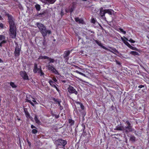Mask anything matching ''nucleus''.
Masks as SVG:
<instances>
[{
	"label": "nucleus",
	"mask_w": 149,
	"mask_h": 149,
	"mask_svg": "<svg viewBox=\"0 0 149 149\" xmlns=\"http://www.w3.org/2000/svg\"><path fill=\"white\" fill-rule=\"evenodd\" d=\"M5 16L8 18V22L10 25V35L12 38H15L16 36V27L15 25V19L11 15L8 13H6Z\"/></svg>",
	"instance_id": "f257e3e1"
},
{
	"label": "nucleus",
	"mask_w": 149,
	"mask_h": 149,
	"mask_svg": "<svg viewBox=\"0 0 149 149\" xmlns=\"http://www.w3.org/2000/svg\"><path fill=\"white\" fill-rule=\"evenodd\" d=\"M36 24L42 35L44 37V39L47 34L49 35L51 33V31L49 30H47L43 24L37 22Z\"/></svg>",
	"instance_id": "f03ea898"
},
{
	"label": "nucleus",
	"mask_w": 149,
	"mask_h": 149,
	"mask_svg": "<svg viewBox=\"0 0 149 149\" xmlns=\"http://www.w3.org/2000/svg\"><path fill=\"white\" fill-rule=\"evenodd\" d=\"M125 123L127 124V126L124 127L123 133L127 134L129 132H132V126L131 125L129 121L126 120Z\"/></svg>",
	"instance_id": "7ed1b4c3"
},
{
	"label": "nucleus",
	"mask_w": 149,
	"mask_h": 149,
	"mask_svg": "<svg viewBox=\"0 0 149 149\" xmlns=\"http://www.w3.org/2000/svg\"><path fill=\"white\" fill-rule=\"evenodd\" d=\"M6 37L0 34V47H2L3 44L6 43Z\"/></svg>",
	"instance_id": "20e7f679"
},
{
	"label": "nucleus",
	"mask_w": 149,
	"mask_h": 149,
	"mask_svg": "<svg viewBox=\"0 0 149 149\" xmlns=\"http://www.w3.org/2000/svg\"><path fill=\"white\" fill-rule=\"evenodd\" d=\"M56 143L58 145H62L64 146L66 144L67 142L66 141L62 139H58L56 142Z\"/></svg>",
	"instance_id": "39448f33"
},
{
	"label": "nucleus",
	"mask_w": 149,
	"mask_h": 149,
	"mask_svg": "<svg viewBox=\"0 0 149 149\" xmlns=\"http://www.w3.org/2000/svg\"><path fill=\"white\" fill-rule=\"evenodd\" d=\"M68 92L70 93H74L75 95L77 94V92L72 86H69L67 89Z\"/></svg>",
	"instance_id": "423d86ee"
},
{
	"label": "nucleus",
	"mask_w": 149,
	"mask_h": 149,
	"mask_svg": "<svg viewBox=\"0 0 149 149\" xmlns=\"http://www.w3.org/2000/svg\"><path fill=\"white\" fill-rule=\"evenodd\" d=\"M21 51L20 48H19L18 45L15 47L14 54L15 57H18L20 55V52Z\"/></svg>",
	"instance_id": "0eeeda50"
},
{
	"label": "nucleus",
	"mask_w": 149,
	"mask_h": 149,
	"mask_svg": "<svg viewBox=\"0 0 149 149\" xmlns=\"http://www.w3.org/2000/svg\"><path fill=\"white\" fill-rule=\"evenodd\" d=\"M20 73L21 75L24 79L27 80L28 79V75L25 71H21Z\"/></svg>",
	"instance_id": "6e6552de"
},
{
	"label": "nucleus",
	"mask_w": 149,
	"mask_h": 149,
	"mask_svg": "<svg viewBox=\"0 0 149 149\" xmlns=\"http://www.w3.org/2000/svg\"><path fill=\"white\" fill-rule=\"evenodd\" d=\"M52 100L56 102H58V106H59V109L61 110L63 109V107L60 104L61 102V100L56 99L55 98H53Z\"/></svg>",
	"instance_id": "1a4fd4ad"
},
{
	"label": "nucleus",
	"mask_w": 149,
	"mask_h": 149,
	"mask_svg": "<svg viewBox=\"0 0 149 149\" xmlns=\"http://www.w3.org/2000/svg\"><path fill=\"white\" fill-rule=\"evenodd\" d=\"M114 130H115L123 131V132H124V126L121 125H118Z\"/></svg>",
	"instance_id": "9d476101"
},
{
	"label": "nucleus",
	"mask_w": 149,
	"mask_h": 149,
	"mask_svg": "<svg viewBox=\"0 0 149 149\" xmlns=\"http://www.w3.org/2000/svg\"><path fill=\"white\" fill-rule=\"evenodd\" d=\"M95 40V42H96V43H97L98 45L102 47L103 48L106 49V50H109V49L108 48H107V47H105L104 46H103L102 44L100 42H99L97 40Z\"/></svg>",
	"instance_id": "9b49d317"
},
{
	"label": "nucleus",
	"mask_w": 149,
	"mask_h": 149,
	"mask_svg": "<svg viewBox=\"0 0 149 149\" xmlns=\"http://www.w3.org/2000/svg\"><path fill=\"white\" fill-rule=\"evenodd\" d=\"M70 54V51H66L64 52V53L63 57L64 58L68 59L69 57L68 56Z\"/></svg>",
	"instance_id": "f8f14e48"
},
{
	"label": "nucleus",
	"mask_w": 149,
	"mask_h": 149,
	"mask_svg": "<svg viewBox=\"0 0 149 149\" xmlns=\"http://www.w3.org/2000/svg\"><path fill=\"white\" fill-rule=\"evenodd\" d=\"M41 69L38 68L37 67V65L35 63L34 68L33 69V72L34 73H36L37 72H39V71H40Z\"/></svg>",
	"instance_id": "ddd939ff"
},
{
	"label": "nucleus",
	"mask_w": 149,
	"mask_h": 149,
	"mask_svg": "<svg viewBox=\"0 0 149 149\" xmlns=\"http://www.w3.org/2000/svg\"><path fill=\"white\" fill-rule=\"evenodd\" d=\"M75 20L76 22H78L79 24H84V21L82 19H79V17L75 18Z\"/></svg>",
	"instance_id": "4468645a"
},
{
	"label": "nucleus",
	"mask_w": 149,
	"mask_h": 149,
	"mask_svg": "<svg viewBox=\"0 0 149 149\" xmlns=\"http://www.w3.org/2000/svg\"><path fill=\"white\" fill-rule=\"evenodd\" d=\"M42 2L45 3H47V2H48L50 4H52L54 3L56 0H43Z\"/></svg>",
	"instance_id": "2eb2a0df"
},
{
	"label": "nucleus",
	"mask_w": 149,
	"mask_h": 149,
	"mask_svg": "<svg viewBox=\"0 0 149 149\" xmlns=\"http://www.w3.org/2000/svg\"><path fill=\"white\" fill-rule=\"evenodd\" d=\"M121 39L123 41L124 43L128 47H130V44L127 41L125 40L123 37H121Z\"/></svg>",
	"instance_id": "dca6fc26"
},
{
	"label": "nucleus",
	"mask_w": 149,
	"mask_h": 149,
	"mask_svg": "<svg viewBox=\"0 0 149 149\" xmlns=\"http://www.w3.org/2000/svg\"><path fill=\"white\" fill-rule=\"evenodd\" d=\"M34 120L36 123H37L39 125L40 124L41 122L40 121L38 120V118H37V116H35L34 118Z\"/></svg>",
	"instance_id": "f3484780"
},
{
	"label": "nucleus",
	"mask_w": 149,
	"mask_h": 149,
	"mask_svg": "<svg viewBox=\"0 0 149 149\" xmlns=\"http://www.w3.org/2000/svg\"><path fill=\"white\" fill-rule=\"evenodd\" d=\"M106 13H108L110 15H111L113 13V11L111 10L110 9H105L104 10Z\"/></svg>",
	"instance_id": "a211bd4d"
},
{
	"label": "nucleus",
	"mask_w": 149,
	"mask_h": 149,
	"mask_svg": "<svg viewBox=\"0 0 149 149\" xmlns=\"http://www.w3.org/2000/svg\"><path fill=\"white\" fill-rule=\"evenodd\" d=\"M105 13H106L105 11H104V10H100V14L102 17L104 16Z\"/></svg>",
	"instance_id": "6ab92c4d"
},
{
	"label": "nucleus",
	"mask_w": 149,
	"mask_h": 149,
	"mask_svg": "<svg viewBox=\"0 0 149 149\" xmlns=\"http://www.w3.org/2000/svg\"><path fill=\"white\" fill-rule=\"evenodd\" d=\"M45 13V12H43L42 13H38L37 14V16L39 17H43L44 16V15Z\"/></svg>",
	"instance_id": "aec40b11"
},
{
	"label": "nucleus",
	"mask_w": 149,
	"mask_h": 149,
	"mask_svg": "<svg viewBox=\"0 0 149 149\" xmlns=\"http://www.w3.org/2000/svg\"><path fill=\"white\" fill-rule=\"evenodd\" d=\"M35 7L37 10L39 11L40 10V7L39 5L38 4H36L35 6Z\"/></svg>",
	"instance_id": "412c9836"
},
{
	"label": "nucleus",
	"mask_w": 149,
	"mask_h": 149,
	"mask_svg": "<svg viewBox=\"0 0 149 149\" xmlns=\"http://www.w3.org/2000/svg\"><path fill=\"white\" fill-rule=\"evenodd\" d=\"M49 83L50 85L52 87H54V86H56V85L54 84V82L52 80H49Z\"/></svg>",
	"instance_id": "4be33fe9"
},
{
	"label": "nucleus",
	"mask_w": 149,
	"mask_h": 149,
	"mask_svg": "<svg viewBox=\"0 0 149 149\" xmlns=\"http://www.w3.org/2000/svg\"><path fill=\"white\" fill-rule=\"evenodd\" d=\"M52 72L56 74H58V73L57 71L55 68H54V69H53Z\"/></svg>",
	"instance_id": "5701e85b"
},
{
	"label": "nucleus",
	"mask_w": 149,
	"mask_h": 149,
	"mask_svg": "<svg viewBox=\"0 0 149 149\" xmlns=\"http://www.w3.org/2000/svg\"><path fill=\"white\" fill-rule=\"evenodd\" d=\"M48 59L49 60V63H53L54 62V61H55L54 59L52 58H50L49 57V58H48Z\"/></svg>",
	"instance_id": "b1692460"
},
{
	"label": "nucleus",
	"mask_w": 149,
	"mask_h": 149,
	"mask_svg": "<svg viewBox=\"0 0 149 149\" xmlns=\"http://www.w3.org/2000/svg\"><path fill=\"white\" fill-rule=\"evenodd\" d=\"M10 85L13 88H16L17 87L16 85L13 82H10Z\"/></svg>",
	"instance_id": "393cba45"
},
{
	"label": "nucleus",
	"mask_w": 149,
	"mask_h": 149,
	"mask_svg": "<svg viewBox=\"0 0 149 149\" xmlns=\"http://www.w3.org/2000/svg\"><path fill=\"white\" fill-rule=\"evenodd\" d=\"M130 140L131 141H134L135 140V137L134 136H131L130 138Z\"/></svg>",
	"instance_id": "a878e982"
},
{
	"label": "nucleus",
	"mask_w": 149,
	"mask_h": 149,
	"mask_svg": "<svg viewBox=\"0 0 149 149\" xmlns=\"http://www.w3.org/2000/svg\"><path fill=\"white\" fill-rule=\"evenodd\" d=\"M69 123L71 125H72L74 124V121L72 119H69Z\"/></svg>",
	"instance_id": "bb28decb"
},
{
	"label": "nucleus",
	"mask_w": 149,
	"mask_h": 149,
	"mask_svg": "<svg viewBox=\"0 0 149 149\" xmlns=\"http://www.w3.org/2000/svg\"><path fill=\"white\" fill-rule=\"evenodd\" d=\"M131 54H133L134 55H137L138 54V53L135 51H132L131 52Z\"/></svg>",
	"instance_id": "cd10ccee"
},
{
	"label": "nucleus",
	"mask_w": 149,
	"mask_h": 149,
	"mask_svg": "<svg viewBox=\"0 0 149 149\" xmlns=\"http://www.w3.org/2000/svg\"><path fill=\"white\" fill-rule=\"evenodd\" d=\"M37 130L36 129H33L32 130V133L33 134H35L37 132Z\"/></svg>",
	"instance_id": "c85d7f7f"
},
{
	"label": "nucleus",
	"mask_w": 149,
	"mask_h": 149,
	"mask_svg": "<svg viewBox=\"0 0 149 149\" xmlns=\"http://www.w3.org/2000/svg\"><path fill=\"white\" fill-rule=\"evenodd\" d=\"M119 30H120V31L121 32H122L124 34H126V31H123V29L120 28V29H119Z\"/></svg>",
	"instance_id": "c756f323"
},
{
	"label": "nucleus",
	"mask_w": 149,
	"mask_h": 149,
	"mask_svg": "<svg viewBox=\"0 0 149 149\" xmlns=\"http://www.w3.org/2000/svg\"><path fill=\"white\" fill-rule=\"evenodd\" d=\"M76 72L77 73H78L79 74H80L83 76H85V74H83V73H82L80 72H79V71H76Z\"/></svg>",
	"instance_id": "7c9ffc66"
},
{
	"label": "nucleus",
	"mask_w": 149,
	"mask_h": 149,
	"mask_svg": "<svg viewBox=\"0 0 149 149\" xmlns=\"http://www.w3.org/2000/svg\"><path fill=\"white\" fill-rule=\"evenodd\" d=\"M112 49L114 52H116V53H118V51L116 50V48H113Z\"/></svg>",
	"instance_id": "2f4dec72"
},
{
	"label": "nucleus",
	"mask_w": 149,
	"mask_h": 149,
	"mask_svg": "<svg viewBox=\"0 0 149 149\" xmlns=\"http://www.w3.org/2000/svg\"><path fill=\"white\" fill-rule=\"evenodd\" d=\"M38 72L39 73H40V76H42L44 75V73L42 72V70H41V69L40 70V71H39V72Z\"/></svg>",
	"instance_id": "473e14b6"
},
{
	"label": "nucleus",
	"mask_w": 149,
	"mask_h": 149,
	"mask_svg": "<svg viewBox=\"0 0 149 149\" xmlns=\"http://www.w3.org/2000/svg\"><path fill=\"white\" fill-rule=\"evenodd\" d=\"M96 21L95 19L94 18H92L91 19V22L95 24V22Z\"/></svg>",
	"instance_id": "72a5a7b5"
},
{
	"label": "nucleus",
	"mask_w": 149,
	"mask_h": 149,
	"mask_svg": "<svg viewBox=\"0 0 149 149\" xmlns=\"http://www.w3.org/2000/svg\"><path fill=\"white\" fill-rule=\"evenodd\" d=\"M54 67L53 66H52L50 68H49V69H48V70H50L52 72V71L53 70V69H54Z\"/></svg>",
	"instance_id": "f704fd0d"
},
{
	"label": "nucleus",
	"mask_w": 149,
	"mask_h": 149,
	"mask_svg": "<svg viewBox=\"0 0 149 149\" xmlns=\"http://www.w3.org/2000/svg\"><path fill=\"white\" fill-rule=\"evenodd\" d=\"M129 47L133 50H136V47H134L131 45Z\"/></svg>",
	"instance_id": "c9c22d12"
},
{
	"label": "nucleus",
	"mask_w": 149,
	"mask_h": 149,
	"mask_svg": "<svg viewBox=\"0 0 149 149\" xmlns=\"http://www.w3.org/2000/svg\"><path fill=\"white\" fill-rule=\"evenodd\" d=\"M128 41L130 42H131V43H134L135 42L132 39H130V40H128Z\"/></svg>",
	"instance_id": "e433bc0d"
},
{
	"label": "nucleus",
	"mask_w": 149,
	"mask_h": 149,
	"mask_svg": "<svg viewBox=\"0 0 149 149\" xmlns=\"http://www.w3.org/2000/svg\"><path fill=\"white\" fill-rule=\"evenodd\" d=\"M49 58V57L46 56H43V59H48Z\"/></svg>",
	"instance_id": "4c0bfd02"
},
{
	"label": "nucleus",
	"mask_w": 149,
	"mask_h": 149,
	"mask_svg": "<svg viewBox=\"0 0 149 149\" xmlns=\"http://www.w3.org/2000/svg\"><path fill=\"white\" fill-rule=\"evenodd\" d=\"M53 80L55 82H56L57 81V80L56 79L55 77H53Z\"/></svg>",
	"instance_id": "58836bf2"
},
{
	"label": "nucleus",
	"mask_w": 149,
	"mask_h": 149,
	"mask_svg": "<svg viewBox=\"0 0 149 149\" xmlns=\"http://www.w3.org/2000/svg\"><path fill=\"white\" fill-rule=\"evenodd\" d=\"M54 88H55L58 92H59L60 91L58 88L56 86H54Z\"/></svg>",
	"instance_id": "ea45409f"
},
{
	"label": "nucleus",
	"mask_w": 149,
	"mask_h": 149,
	"mask_svg": "<svg viewBox=\"0 0 149 149\" xmlns=\"http://www.w3.org/2000/svg\"><path fill=\"white\" fill-rule=\"evenodd\" d=\"M54 88H55L58 92H59L60 91L58 88L56 86H54Z\"/></svg>",
	"instance_id": "a19ab883"
},
{
	"label": "nucleus",
	"mask_w": 149,
	"mask_h": 149,
	"mask_svg": "<svg viewBox=\"0 0 149 149\" xmlns=\"http://www.w3.org/2000/svg\"><path fill=\"white\" fill-rule=\"evenodd\" d=\"M3 24H2V23H1L0 24V27H1V28H3Z\"/></svg>",
	"instance_id": "79ce46f5"
},
{
	"label": "nucleus",
	"mask_w": 149,
	"mask_h": 149,
	"mask_svg": "<svg viewBox=\"0 0 149 149\" xmlns=\"http://www.w3.org/2000/svg\"><path fill=\"white\" fill-rule=\"evenodd\" d=\"M80 106L82 109H84V107L82 104H81Z\"/></svg>",
	"instance_id": "37998d69"
},
{
	"label": "nucleus",
	"mask_w": 149,
	"mask_h": 149,
	"mask_svg": "<svg viewBox=\"0 0 149 149\" xmlns=\"http://www.w3.org/2000/svg\"><path fill=\"white\" fill-rule=\"evenodd\" d=\"M33 102H34L35 103V104H38L37 102L36 101V100H35V99H34L33 100H32Z\"/></svg>",
	"instance_id": "c03bdc74"
},
{
	"label": "nucleus",
	"mask_w": 149,
	"mask_h": 149,
	"mask_svg": "<svg viewBox=\"0 0 149 149\" xmlns=\"http://www.w3.org/2000/svg\"><path fill=\"white\" fill-rule=\"evenodd\" d=\"M52 66V65H51L50 64H49L47 66V67L48 68V69H49V68H50Z\"/></svg>",
	"instance_id": "a18cd8bd"
},
{
	"label": "nucleus",
	"mask_w": 149,
	"mask_h": 149,
	"mask_svg": "<svg viewBox=\"0 0 149 149\" xmlns=\"http://www.w3.org/2000/svg\"><path fill=\"white\" fill-rule=\"evenodd\" d=\"M27 142H28L29 146H30L31 145V142L30 141H27Z\"/></svg>",
	"instance_id": "49530a36"
},
{
	"label": "nucleus",
	"mask_w": 149,
	"mask_h": 149,
	"mask_svg": "<svg viewBox=\"0 0 149 149\" xmlns=\"http://www.w3.org/2000/svg\"><path fill=\"white\" fill-rule=\"evenodd\" d=\"M61 16H62L63 15H64V14L63 13V10H61Z\"/></svg>",
	"instance_id": "de8ad7c7"
},
{
	"label": "nucleus",
	"mask_w": 149,
	"mask_h": 149,
	"mask_svg": "<svg viewBox=\"0 0 149 149\" xmlns=\"http://www.w3.org/2000/svg\"><path fill=\"white\" fill-rule=\"evenodd\" d=\"M38 59H43V56H40L38 58Z\"/></svg>",
	"instance_id": "09e8293b"
},
{
	"label": "nucleus",
	"mask_w": 149,
	"mask_h": 149,
	"mask_svg": "<svg viewBox=\"0 0 149 149\" xmlns=\"http://www.w3.org/2000/svg\"><path fill=\"white\" fill-rule=\"evenodd\" d=\"M144 87V86L142 85H140L138 86L139 88H141Z\"/></svg>",
	"instance_id": "8fccbe9b"
},
{
	"label": "nucleus",
	"mask_w": 149,
	"mask_h": 149,
	"mask_svg": "<svg viewBox=\"0 0 149 149\" xmlns=\"http://www.w3.org/2000/svg\"><path fill=\"white\" fill-rule=\"evenodd\" d=\"M124 38H125L124 40H126H126L128 41L129 40L127 38L125 37H124Z\"/></svg>",
	"instance_id": "3c124183"
},
{
	"label": "nucleus",
	"mask_w": 149,
	"mask_h": 149,
	"mask_svg": "<svg viewBox=\"0 0 149 149\" xmlns=\"http://www.w3.org/2000/svg\"><path fill=\"white\" fill-rule=\"evenodd\" d=\"M31 128L33 129V128H35V127L33 125H31Z\"/></svg>",
	"instance_id": "603ef678"
},
{
	"label": "nucleus",
	"mask_w": 149,
	"mask_h": 149,
	"mask_svg": "<svg viewBox=\"0 0 149 149\" xmlns=\"http://www.w3.org/2000/svg\"><path fill=\"white\" fill-rule=\"evenodd\" d=\"M17 119L19 121L20 120V119L18 116H17Z\"/></svg>",
	"instance_id": "864d4df0"
},
{
	"label": "nucleus",
	"mask_w": 149,
	"mask_h": 149,
	"mask_svg": "<svg viewBox=\"0 0 149 149\" xmlns=\"http://www.w3.org/2000/svg\"><path fill=\"white\" fill-rule=\"evenodd\" d=\"M73 9L72 8L71 9H70V12L71 13H72L73 11Z\"/></svg>",
	"instance_id": "5fc2aeb1"
},
{
	"label": "nucleus",
	"mask_w": 149,
	"mask_h": 149,
	"mask_svg": "<svg viewBox=\"0 0 149 149\" xmlns=\"http://www.w3.org/2000/svg\"><path fill=\"white\" fill-rule=\"evenodd\" d=\"M26 101H27V102H29V103L31 102V100H26Z\"/></svg>",
	"instance_id": "6e6d98bb"
},
{
	"label": "nucleus",
	"mask_w": 149,
	"mask_h": 149,
	"mask_svg": "<svg viewBox=\"0 0 149 149\" xmlns=\"http://www.w3.org/2000/svg\"><path fill=\"white\" fill-rule=\"evenodd\" d=\"M117 64H118L120 65V62H117Z\"/></svg>",
	"instance_id": "4d7b16f0"
},
{
	"label": "nucleus",
	"mask_w": 149,
	"mask_h": 149,
	"mask_svg": "<svg viewBox=\"0 0 149 149\" xmlns=\"http://www.w3.org/2000/svg\"><path fill=\"white\" fill-rule=\"evenodd\" d=\"M31 104L33 106H34V104L33 103H32Z\"/></svg>",
	"instance_id": "13d9d810"
},
{
	"label": "nucleus",
	"mask_w": 149,
	"mask_h": 149,
	"mask_svg": "<svg viewBox=\"0 0 149 149\" xmlns=\"http://www.w3.org/2000/svg\"><path fill=\"white\" fill-rule=\"evenodd\" d=\"M3 61H2V60L0 58V63L2 62Z\"/></svg>",
	"instance_id": "bf43d9fd"
},
{
	"label": "nucleus",
	"mask_w": 149,
	"mask_h": 149,
	"mask_svg": "<svg viewBox=\"0 0 149 149\" xmlns=\"http://www.w3.org/2000/svg\"><path fill=\"white\" fill-rule=\"evenodd\" d=\"M2 18V17L0 15V20H1Z\"/></svg>",
	"instance_id": "052dcab7"
},
{
	"label": "nucleus",
	"mask_w": 149,
	"mask_h": 149,
	"mask_svg": "<svg viewBox=\"0 0 149 149\" xmlns=\"http://www.w3.org/2000/svg\"><path fill=\"white\" fill-rule=\"evenodd\" d=\"M100 10H103V8H101L100 9Z\"/></svg>",
	"instance_id": "680f3d73"
},
{
	"label": "nucleus",
	"mask_w": 149,
	"mask_h": 149,
	"mask_svg": "<svg viewBox=\"0 0 149 149\" xmlns=\"http://www.w3.org/2000/svg\"><path fill=\"white\" fill-rule=\"evenodd\" d=\"M45 40H44V42L43 43V45H45Z\"/></svg>",
	"instance_id": "e2e57ef3"
},
{
	"label": "nucleus",
	"mask_w": 149,
	"mask_h": 149,
	"mask_svg": "<svg viewBox=\"0 0 149 149\" xmlns=\"http://www.w3.org/2000/svg\"><path fill=\"white\" fill-rule=\"evenodd\" d=\"M33 102L31 101V102H30L29 103H30L31 104Z\"/></svg>",
	"instance_id": "0e129e2a"
},
{
	"label": "nucleus",
	"mask_w": 149,
	"mask_h": 149,
	"mask_svg": "<svg viewBox=\"0 0 149 149\" xmlns=\"http://www.w3.org/2000/svg\"><path fill=\"white\" fill-rule=\"evenodd\" d=\"M14 1H17V0H13Z\"/></svg>",
	"instance_id": "69168bd1"
},
{
	"label": "nucleus",
	"mask_w": 149,
	"mask_h": 149,
	"mask_svg": "<svg viewBox=\"0 0 149 149\" xmlns=\"http://www.w3.org/2000/svg\"><path fill=\"white\" fill-rule=\"evenodd\" d=\"M109 51H110V52H112L110 50H109Z\"/></svg>",
	"instance_id": "338daca9"
},
{
	"label": "nucleus",
	"mask_w": 149,
	"mask_h": 149,
	"mask_svg": "<svg viewBox=\"0 0 149 149\" xmlns=\"http://www.w3.org/2000/svg\"><path fill=\"white\" fill-rule=\"evenodd\" d=\"M58 118V116H57V118Z\"/></svg>",
	"instance_id": "774afa93"
}]
</instances>
